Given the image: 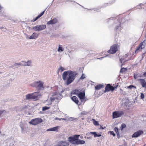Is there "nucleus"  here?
I'll use <instances>...</instances> for the list:
<instances>
[{
  "label": "nucleus",
  "instance_id": "obj_1",
  "mask_svg": "<svg viewBox=\"0 0 146 146\" xmlns=\"http://www.w3.org/2000/svg\"><path fill=\"white\" fill-rule=\"evenodd\" d=\"M77 74L76 72L68 70L64 71L62 77L64 81H66V85H68L74 81Z\"/></svg>",
  "mask_w": 146,
  "mask_h": 146
},
{
  "label": "nucleus",
  "instance_id": "obj_2",
  "mask_svg": "<svg viewBox=\"0 0 146 146\" xmlns=\"http://www.w3.org/2000/svg\"><path fill=\"white\" fill-rule=\"evenodd\" d=\"M114 22L113 24V27L114 28L115 32L119 33L123 27L121 26V21L118 18V17L116 18H110L107 19V22L112 23Z\"/></svg>",
  "mask_w": 146,
  "mask_h": 146
},
{
  "label": "nucleus",
  "instance_id": "obj_3",
  "mask_svg": "<svg viewBox=\"0 0 146 146\" xmlns=\"http://www.w3.org/2000/svg\"><path fill=\"white\" fill-rule=\"evenodd\" d=\"M44 82L41 80H37L35 81L32 83L31 86L36 88L38 90H44Z\"/></svg>",
  "mask_w": 146,
  "mask_h": 146
},
{
  "label": "nucleus",
  "instance_id": "obj_4",
  "mask_svg": "<svg viewBox=\"0 0 146 146\" xmlns=\"http://www.w3.org/2000/svg\"><path fill=\"white\" fill-rule=\"evenodd\" d=\"M40 95L39 92L29 94L27 95L26 96V100L33 99L35 100H38V97Z\"/></svg>",
  "mask_w": 146,
  "mask_h": 146
},
{
  "label": "nucleus",
  "instance_id": "obj_5",
  "mask_svg": "<svg viewBox=\"0 0 146 146\" xmlns=\"http://www.w3.org/2000/svg\"><path fill=\"white\" fill-rule=\"evenodd\" d=\"M124 114L123 111H115L113 112L112 117L113 118H118Z\"/></svg>",
  "mask_w": 146,
  "mask_h": 146
},
{
  "label": "nucleus",
  "instance_id": "obj_6",
  "mask_svg": "<svg viewBox=\"0 0 146 146\" xmlns=\"http://www.w3.org/2000/svg\"><path fill=\"white\" fill-rule=\"evenodd\" d=\"M42 121V119L41 118H38L35 119H33L31 121L29 122V123L30 124L36 125L40 123Z\"/></svg>",
  "mask_w": 146,
  "mask_h": 146
},
{
  "label": "nucleus",
  "instance_id": "obj_7",
  "mask_svg": "<svg viewBox=\"0 0 146 146\" xmlns=\"http://www.w3.org/2000/svg\"><path fill=\"white\" fill-rule=\"evenodd\" d=\"M46 28V25H37L33 27V29L35 31H42Z\"/></svg>",
  "mask_w": 146,
  "mask_h": 146
},
{
  "label": "nucleus",
  "instance_id": "obj_8",
  "mask_svg": "<svg viewBox=\"0 0 146 146\" xmlns=\"http://www.w3.org/2000/svg\"><path fill=\"white\" fill-rule=\"evenodd\" d=\"M117 45L114 44L111 46L110 50L108 51V52L112 54L115 53L117 50Z\"/></svg>",
  "mask_w": 146,
  "mask_h": 146
},
{
  "label": "nucleus",
  "instance_id": "obj_9",
  "mask_svg": "<svg viewBox=\"0 0 146 146\" xmlns=\"http://www.w3.org/2000/svg\"><path fill=\"white\" fill-rule=\"evenodd\" d=\"M117 88V86L113 87L111 86L110 84H108L105 87L104 92L106 93L110 91H113L115 89Z\"/></svg>",
  "mask_w": 146,
  "mask_h": 146
},
{
  "label": "nucleus",
  "instance_id": "obj_10",
  "mask_svg": "<svg viewBox=\"0 0 146 146\" xmlns=\"http://www.w3.org/2000/svg\"><path fill=\"white\" fill-rule=\"evenodd\" d=\"M80 136V135H75L71 136L69 137L68 138V140L70 142L73 143L76 141L77 139H78Z\"/></svg>",
  "mask_w": 146,
  "mask_h": 146
},
{
  "label": "nucleus",
  "instance_id": "obj_11",
  "mask_svg": "<svg viewBox=\"0 0 146 146\" xmlns=\"http://www.w3.org/2000/svg\"><path fill=\"white\" fill-rule=\"evenodd\" d=\"M143 131L141 130H139L134 133L132 135V137H137L143 134Z\"/></svg>",
  "mask_w": 146,
  "mask_h": 146
},
{
  "label": "nucleus",
  "instance_id": "obj_12",
  "mask_svg": "<svg viewBox=\"0 0 146 146\" xmlns=\"http://www.w3.org/2000/svg\"><path fill=\"white\" fill-rule=\"evenodd\" d=\"M146 43V40H145L143 42H141L139 46L137 48L135 52L138 50L139 49H142L145 47V46Z\"/></svg>",
  "mask_w": 146,
  "mask_h": 146
},
{
  "label": "nucleus",
  "instance_id": "obj_13",
  "mask_svg": "<svg viewBox=\"0 0 146 146\" xmlns=\"http://www.w3.org/2000/svg\"><path fill=\"white\" fill-rule=\"evenodd\" d=\"M58 22V20L56 18H55L51 19L50 21L47 23V24L48 25H52L55 24Z\"/></svg>",
  "mask_w": 146,
  "mask_h": 146
},
{
  "label": "nucleus",
  "instance_id": "obj_14",
  "mask_svg": "<svg viewBox=\"0 0 146 146\" xmlns=\"http://www.w3.org/2000/svg\"><path fill=\"white\" fill-rule=\"evenodd\" d=\"M138 80L140 81L142 86L145 88L146 91V82L145 80L143 79H139Z\"/></svg>",
  "mask_w": 146,
  "mask_h": 146
},
{
  "label": "nucleus",
  "instance_id": "obj_15",
  "mask_svg": "<svg viewBox=\"0 0 146 146\" xmlns=\"http://www.w3.org/2000/svg\"><path fill=\"white\" fill-rule=\"evenodd\" d=\"M85 143V141L77 139L75 142L73 143V144L76 145L83 144Z\"/></svg>",
  "mask_w": 146,
  "mask_h": 146
},
{
  "label": "nucleus",
  "instance_id": "obj_16",
  "mask_svg": "<svg viewBox=\"0 0 146 146\" xmlns=\"http://www.w3.org/2000/svg\"><path fill=\"white\" fill-rule=\"evenodd\" d=\"M85 93L84 92H80L78 96L80 100L84 99L85 97Z\"/></svg>",
  "mask_w": 146,
  "mask_h": 146
},
{
  "label": "nucleus",
  "instance_id": "obj_17",
  "mask_svg": "<svg viewBox=\"0 0 146 146\" xmlns=\"http://www.w3.org/2000/svg\"><path fill=\"white\" fill-rule=\"evenodd\" d=\"M58 97H57L56 96V94H55V95L53 97H51L49 100V104L47 105H50L52 104V102L54 100H58Z\"/></svg>",
  "mask_w": 146,
  "mask_h": 146
},
{
  "label": "nucleus",
  "instance_id": "obj_18",
  "mask_svg": "<svg viewBox=\"0 0 146 146\" xmlns=\"http://www.w3.org/2000/svg\"><path fill=\"white\" fill-rule=\"evenodd\" d=\"M21 66H30L31 62L30 61H28L26 62L24 61H22L20 62Z\"/></svg>",
  "mask_w": 146,
  "mask_h": 146
},
{
  "label": "nucleus",
  "instance_id": "obj_19",
  "mask_svg": "<svg viewBox=\"0 0 146 146\" xmlns=\"http://www.w3.org/2000/svg\"><path fill=\"white\" fill-rule=\"evenodd\" d=\"M68 144L66 141H61L58 143V146H67Z\"/></svg>",
  "mask_w": 146,
  "mask_h": 146
},
{
  "label": "nucleus",
  "instance_id": "obj_20",
  "mask_svg": "<svg viewBox=\"0 0 146 146\" xmlns=\"http://www.w3.org/2000/svg\"><path fill=\"white\" fill-rule=\"evenodd\" d=\"M38 35L35 33H34L32 35L30 36L29 37V39H35L36 38Z\"/></svg>",
  "mask_w": 146,
  "mask_h": 146
},
{
  "label": "nucleus",
  "instance_id": "obj_21",
  "mask_svg": "<svg viewBox=\"0 0 146 146\" xmlns=\"http://www.w3.org/2000/svg\"><path fill=\"white\" fill-rule=\"evenodd\" d=\"M80 90L76 89L72 91L71 92V94H75L78 96L80 93Z\"/></svg>",
  "mask_w": 146,
  "mask_h": 146
},
{
  "label": "nucleus",
  "instance_id": "obj_22",
  "mask_svg": "<svg viewBox=\"0 0 146 146\" xmlns=\"http://www.w3.org/2000/svg\"><path fill=\"white\" fill-rule=\"evenodd\" d=\"M104 85L102 84H99L95 86V90H100L101 88H104Z\"/></svg>",
  "mask_w": 146,
  "mask_h": 146
},
{
  "label": "nucleus",
  "instance_id": "obj_23",
  "mask_svg": "<svg viewBox=\"0 0 146 146\" xmlns=\"http://www.w3.org/2000/svg\"><path fill=\"white\" fill-rule=\"evenodd\" d=\"M59 127V126L47 129V131H56L58 130V129Z\"/></svg>",
  "mask_w": 146,
  "mask_h": 146
},
{
  "label": "nucleus",
  "instance_id": "obj_24",
  "mask_svg": "<svg viewBox=\"0 0 146 146\" xmlns=\"http://www.w3.org/2000/svg\"><path fill=\"white\" fill-rule=\"evenodd\" d=\"M71 99L76 104H78V103L79 101L77 98L76 96H73L71 98Z\"/></svg>",
  "mask_w": 146,
  "mask_h": 146
},
{
  "label": "nucleus",
  "instance_id": "obj_25",
  "mask_svg": "<svg viewBox=\"0 0 146 146\" xmlns=\"http://www.w3.org/2000/svg\"><path fill=\"white\" fill-rule=\"evenodd\" d=\"M64 48H63L62 45H59L58 46V48L57 50V51L59 52H61L64 51Z\"/></svg>",
  "mask_w": 146,
  "mask_h": 146
},
{
  "label": "nucleus",
  "instance_id": "obj_26",
  "mask_svg": "<svg viewBox=\"0 0 146 146\" xmlns=\"http://www.w3.org/2000/svg\"><path fill=\"white\" fill-rule=\"evenodd\" d=\"M90 134L94 135V137H100L101 136V135L100 134H97L96 132H91L90 133Z\"/></svg>",
  "mask_w": 146,
  "mask_h": 146
},
{
  "label": "nucleus",
  "instance_id": "obj_27",
  "mask_svg": "<svg viewBox=\"0 0 146 146\" xmlns=\"http://www.w3.org/2000/svg\"><path fill=\"white\" fill-rule=\"evenodd\" d=\"M114 131L116 133L117 137L118 138H119L120 136V134L118 131V129L117 127H115L114 129Z\"/></svg>",
  "mask_w": 146,
  "mask_h": 146
},
{
  "label": "nucleus",
  "instance_id": "obj_28",
  "mask_svg": "<svg viewBox=\"0 0 146 146\" xmlns=\"http://www.w3.org/2000/svg\"><path fill=\"white\" fill-rule=\"evenodd\" d=\"M64 70V68L62 66H60L57 71V73L58 74L59 72H62Z\"/></svg>",
  "mask_w": 146,
  "mask_h": 146
},
{
  "label": "nucleus",
  "instance_id": "obj_29",
  "mask_svg": "<svg viewBox=\"0 0 146 146\" xmlns=\"http://www.w3.org/2000/svg\"><path fill=\"white\" fill-rule=\"evenodd\" d=\"M146 4H140L139 5V6H140V7H139L138 8H136V9H145V8L144 7L145 5Z\"/></svg>",
  "mask_w": 146,
  "mask_h": 146
},
{
  "label": "nucleus",
  "instance_id": "obj_30",
  "mask_svg": "<svg viewBox=\"0 0 146 146\" xmlns=\"http://www.w3.org/2000/svg\"><path fill=\"white\" fill-rule=\"evenodd\" d=\"M94 121L93 123L95 125H99L98 122L95 121L94 119H92Z\"/></svg>",
  "mask_w": 146,
  "mask_h": 146
},
{
  "label": "nucleus",
  "instance_id": "obj_31",
  "mask_svg": "<svg viewBox=\"0 0 146 146\" xmlns=\"http://www.w3.org/2000/svg\"><path fill=\"white\" fill-rule=\"evenodd\" d=\"M127 70V68H121L120 70V72L121 73L123 72L126 71Z\"/></svg>",
  "mask_w": 146,
  "mask_h": 146
},
{
  "label": "nucleus",
  "instance_id": "obj_32",
  "mask_svg": "<svg viewBox=\"0 0 146 146\" xmlns=\"http://www.w3.org/2000/svg\"><path fill=\"white\" fill-rule=\"evenodd\" d=\"M49 107L47 106L43 107L42 108V111H44L46 110L49 109Z\"/></svg>",
  "mask_w": 146,
  "mask_h": 146
},
{
  "label": "nucleus",
  "instance_id": "obj_33",
  "mask_svg": "<svg viewBox=\"0 0 146 146\" xmlns=\"http://www.w3.org/2000/svg\"><path fill=\"white\" fill-rule=\"evenodd\" d=\"M126 127V125L125 124L122 123L121 124V130H122L124 128Z\"/></svg>",
  "mask_w": 146,
  "mask_h": 146
},
{
  "label": "nucleus",
  "instance_id": "obj_34",
  "mask_svg": "<svg viewBox=\"0 0 146 146\" xmlns=\"http://www.w3.org/2000/svg\"><path fill=\"white\" fill-rule=\"evenodd\" d=\"M18 66L19 67L21 66V63H15L13 65V66Z\"/></svg>",
  "mask_w": 146,
  "mask_h": 146
},
{
  "label": "nucleus",
  "instance_id": "obj_35",
  "mask_svg": "<svg viewBox=\"0 0 146 146\" xmlns=\"http://www.w3.org/2000/svg\"><path fill=\"white\" fill-rule=\"evenodd\" d=\"M85 78V75L84 74H82V76L80 78V79L81 80H83Z\"/></svg>",
  "mask_w": 146,
  "mask_h": 146
},
{
  "label": "nucleus",
  "instance_id": "obj_36",
  "mask_svg": "<svg viewBox=\"0 0 146 146\" xmlns=\"http://www.w3.org/2000/svg\"><path fill=\"white\" fill-rule=\"evenodd\" d=\"M109 133H110V135H113V137L115 136V134L113 131H110L109 132Z\"/></svg>",
  "mask_w": 146,
  "mask_h": 146
},
{
  "label": "nucleus",
  "instance_id": "obj_37",
  "mask_svg": "<svg viewBox=\"0 0 146 146\" xmlns=\"http://www.w3.org/2000/svg\"><path fill=\"white\" fill-rule=\"evenodd\" d=\"M40 17L38 15L36 17L35 19H34L33 20V22H35L38 19H39Z\"/></svg>",
  "mask_w": 146,
  "mask_h": 146
},
{
  "label": "nucleus",
  "instance_id": "obj_38",
  "mask_svg": "<svg viewBox=\"0 0 146 146\" xmlns=\"http://www.w3.org/2000/svg\"><path fill=\"white\" fill-rule=\"evenodd\" d=\"M40 17L38 15L36 17L35 19H34L33 20V22H35L38 19H39Z\"/></svg>",
  "mask_w": 146,
  "mask_h": 146
},
{
  "label": "nucleus",
  "instance_id": "obj_39",
  "mask_svg": "<svg viewBox=\"0 0 146 146\" xmlns=\"http://www.w3.org/2000/svg\"><path fill=\"white\" fill-rule=\"evenodd\" d=\"M40 17L38 15L36 17L35 19H34L33 20V22H35L38 19H39Z\"/></svg>",
  "mask_w": 146,
  "mask_h": 146
},
{
  "label": "nucleus",
  "instance_id": "obj_40",
  "mask_svg": "<svg viewBox=\"0 0 146 146\" xmlns=\"http://www.w3.org/2000/svg\"><path fill=\"white\" fill-rule=\"evenodd\" d=\"M40 17L38 15L36 17L35 19H34L33 20V22H35L38 19H39Z\"/></svg>",
  "mask_w": 146,
  "mask_h": 146
},
{
  "label": "nucleus",
  "instance_id": "obj_41",
  "mask_svg": "<svg viewBox=\"0 0 146 146\" xmlns=\"http://www.w3.org/2000/svg\"><path fill=\"white\" fill-rule=\"evenodd\" d=\"M40 17L38 15L36 17L35 19H34L33 20V22H35L38 19H39Z\"/></svg>",
  "mask_w": 146,
  "mask_h": 146
},
{
  "label": "nucleus",
  "instance_id": "obj_42",
  "mask_svg": "<svg viewBox=\"0 0 146 146\" xmlns=\"http://www.w3.org/2000/svg\"><path fill=\"white\" fill-rule=\"evenodd\" d=\"M124 59L123 58H121V59L120 60V62L121 63H122V62H125L127 60H124Z\"/></svg>",
  "mask_w": 146,
  "mask_h": 146
},
{
  "label": "nucleus",
  "instance_id": "obj_43",
  "mask_svg": "<svg viewBox=\"0 0 146 146\" xmlns=\"http://www.w3.org/2000/svg\"><path fill=\"white\" fill-rule=\"evenodd\" d=\"M46 9H45L44 11H43L41 13H40V14L38 15L40 17H41L44 14Z\"/></svg>",
  "mask_w": 146,
  "mask_h": 146
},
{
  "label": "nucleus",
  "instance_id": "obj_44",
  "mask_svg": "<svg viewBox=\"0 0 146 146\" xmlns=\"http://www.w3.org/2000/svg\"><path fill=\"white\" fill-rule=\"evenodd\" d=\"M88 10H94V11H96L97 12L98 11V10H99L98 8H95L93 9H87Z\"/></svg>",
  "mask_w": 146,
  "mask_h": 146
},
{
  "label": "nucleus",
  "instance_id": "obj_45",
  "mask_svg": "<svg viewBox=\"0 0 146 146\" xmlns=\"http://www.w3.org/2000/svg\"><path fill=\"white\" fill-rule=\"evenodd\" d=\"M128 88L130 89H132L133 88H136V87L131 85L129 86Z\"/></svg>",
  "mask_w": 146,
  "mask_h": 146
},
{
  "label": "nucleus",
  "instance_id": "obj_46",
  "mask_svg": "<svg viewBox=\"0 0 146 146\" xmlns=\"http://www.w3.org/2000/svg\"><path fill=\"white\" fill-rule=\"evenodd\" d=\"M141 98V99H143L144 97V94L142 93H141L140 96Z\"/></svg>",
  "mask_w": 146,
  "mask_h": 146
},
{
  "label": "nucleus",
  "instance_id": "obj_47",
  "mask_svg": "<svg viewBox=\"0 0 146 146\" xmlns=\"http://www.w3.org/2000/svg\"><path fill=\"white\" fill-rule=\"evenodd\" d=\"M108 3H104L103 5V7H106L107 6H108Z\"/></svg>",
  "mask_w": 146,
  "mask_h": 146
},
{
  "label": "nucleus",
  "instance_id": "obj_48",
  "mask_svg": "<svg viewBox=\"0 0 146 146\" xmlns=\"http://www.w3.org/2000/svg\"><path fill=\"white\" fill-rule=\"evenodd\" d=\"M134 78L135 79H137L138 77V75L137 74H134Z\"/></svg>",
  "mask_w": 146,
  "mask_h": 146
},
{
  "label": "nucleus",
  "instance_id": "obj_49",
  "mask_svg": "<svg viewBox=\"0 0 146 146\" xmlns=\"http://www.w3.org/2000/svg\"><path fill=\"white\" fill-rule=\"evenodd\" d=\"M138 77H143L144 76L143 75V74L141 75V74H139L138 75Z\"/></svg>",
  "mask_w": 146,
  "mask_h": 146
},
{
  "label": "nucleus",
  "instance_id": "obj_50",
  "mask_svg": "<svg viewBox=\"0 0 146 146\" xmlns=\"http://www.w3.org/2000/svg\"><path fill=\"white\" fill-rule=\"evenodd\" d=\"M54 119L55 120H59L60 121L61 119H61V118H59L58 117H56L55 119Z\"/></svg>",
  "mask_w": 146,
  "mask_h": 146
},
{
  "label": "nucleus",
  "instance_id": "obj_51",
  "mask_svg": "<svg viewBox=\"0 0 146 146\" xmlns=\"http://www.w3.org/2000/svg\"><path fill=\"white\" fill-rule=\"evenodd\" d=\"M143 75L144 76H146V71L144 72L143 74Z\"/></svg>",
  "mask_w": 146,
  "mask_h": 146
},
{
  "label": "nucleus",
  "instance_id": "obj_52",
  "mask_svg": "<svg viewBox=\"0 0 146 146\" xmlns=\"http://www.w3.org/2000/svg\"><path fill=\"white\" fill-rule=\"evenodd\" d=\"M104 57H102L101 58H97V59H100V60H102V59H103Z\"/></svg>",
  "mask_w": 146,
  "mask_h": 146
},
{
  "label": "nucleus",
  "instance_id": "obj_53",
  "mask_svg": "<svg viewBox=\"0 0 146 146\" xmlns=\"http://www.w3.org/2000/svg\"><path fill=\"white\" fill-rule=\"evenodd\" d=\"M80 138L81 139H82L83 138V136L82 135H81L80 136Z\"/></svg>",
  "mask_w": 146,
  "mask_h": 146
},
{
  "label": "nucleus",
  "instance_id": "obj_54",
  "mask_svg": "<svg viewBox=\"0 0 146 146\" xmlns=\"http://www.w3.org/2000/svg\"><path fill=\"white\" fill-rule=\"evenodd\" d=\"M3 112L1 111H0V116L1 115V114Z\"/></svg>",
  "mask_w": 146,
  "mask_h": 146
},
{
  "label": "nucleus",
  "instance_id": "obj_55",
  "mask_svg": "<svg viewBox=\"0 0 146 146\" xmlns=\"http://www.w3.org/2000/svg\"><path fill=\"white\" fill-rule=\"evenodd\" d=\"M0 29L4 28V29H6V28H5V27H0Z\"/></svg>",
  "mask_w": 146,
  "mask_h": 146
},
{
  "label": "nucleus",
  "instance_id": "obj_56",
  "mask_svg": "<svg viewBox=\"0 0 146 146\" xmlns=\"http://www.w3.org/2000/svg\"><path fill=\"white\" fill-rule=\"evenodd\" d=\"M21 127L22 130L23 131V128L21 126Z\"/></svg>",
  "mask_w": 146,
  "mask_h": 146
},
{
  "label": "nucleus",
  "instance_id": "obj_57",
  "mask_svg": "<svg viewBox=\"0 0 146 146\" xmlns=\"http://www.w3.org/2000/svg\"><path fill=\"white\" fill-rule=\"evenodd\" d=\"M68 51L70 53V52H71V51H70V50H69V49H68Z\"/></svg>",
  "mask_w": 146,
  "mask_h": 146
},
{
  "label": "nucleus",
  "instance_id": "obj_58",
  "mask_svg": "<svg viewBox=\"0 0 146 146\" xmlns=\"http://www.w3.org/2000/svg\"><path fill=\"white\" fill-rule=\"evenodd\" d=\"M125 56L126 57H127L128 56V55H127V54H125Z\"/></svg>",
  "mask_w": 146,
  "mask_h": 146
},
{
  "label": "nucleus",
  "instance_id": "obj_59",
  "mask_svg": "<svg viewBox=\"0 0 146 146\" xmlns=\"http://www.w3.org/2000/svg\"><path fill=\"white\" fill-rule=\"evenodd\" d=\"M61 119H62L64 120H65V119L64 118H61Z\"/></svg>",
  "mask_w": 146,
  "mask_h": 146
},
{
  "label": "nucleus",
  "instance_id": "obj_60",
  "mask_svg": "<svg viewBox=\"0 0 146 146\" xmlns=\"http://www.w3.org/2000/svg\"><path fill=\"white\" fill-rule=\"evenodd\" d=\"M1 8H2V7H1V5H0V11L1 10Z\"/></svg>",
  "mask_w": 146,
  "mask_h": 146
},
{
  "label": "nucleus",
  "instance_id": "obj_61",
  "mask_svg": "<svg viewBox=\"0 0 146 146\" xmlns=\"http://www.w3.org/2000/svg\"><path fill=\"white\" fill-rule=\"evenodd\" d=\"M101 128L102 129H104V128H103V127H102V126H101Z\"/></svg>",
  "mask_w": 146,
  "mask_h": 146
},
{
  "label": "nucleus",
  "instance_id": "obj_62",
  "mask_svg": "<svg viewBox=\"0 0 146 146\" xmlns=\"http://www.w3.org/2000/svg\"><path fill=\"white\" fill-rule=\"evenodd\" d=\"M123 64H122L121 65V66H123Z\"/></svg>",
  "mask_w": 146,
  "mask_h": 146
},
{
  "label": "nucleus",
  "instance_id": "obj_63",
  "mask_svg": "<svg viewBox=\"0 0 146 146\" xmlns=\"http://www.w3.org/2000/svg\"><path fill=\"white\" fill-rule=\"evenodd\" d=\"M89 138L88 137H87V139H88Z\"/></svg>",
  "mask_w": 146,
  "mask_h": 146
},
{
  "label": "nucleus",
  "instance_id": "obj_64",
  "mask_svg": "<svg viewBox=\"0 0 146 146\" xmlns=\"http://www.w3.org/2000/svg\"><path fill=\"white\" fill-rule=\"evenodd\" d=\"M63 92V91H62V92H62H62Z\"/></svg>",
  "mask_w": 146,
  "mask_h": 146
}]
</instances>
